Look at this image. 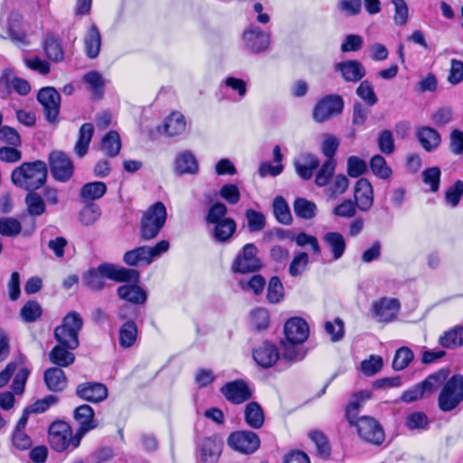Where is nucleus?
<instances>
[{
	"label": "nucleus",
	"instance_id": "obj_34",
	"mask_svg": "<svg viewBox=\"0 0 463 463\" xmlns=\"http://www.w3.org/2000/svg\"><path fill=\"white\" fill-rule=\"evenodd\" d=\"M94 133V128L91 123H84L79 130V137L74 146V151L78 156L83 157L89 149Z\"/></svg>",
	"mask_w": 463,
	"mask_h": 463
},
{
	"label": "nucleus",
	"instance_id": "obj_3",
	"mask_svg": "<svg viewBox=\"0 0 463 463\" xmlns=\"http://www.w3.org/2000/svg\"><path fill=\"white\" fill-rule=\"evenodd\" d=\"M47 164L42 160L24 162L15 167L11 174L13 184L29 192L43 187L47 180Z\"/></svg>",
	"mask_w": 463,
	"mask_h": 463
},
{
	"label": "nucleus",
	"instance_id": "obj_6",
	"mask_svg": "<svg viewBox=\"0 0 463 463\" xmlns=\"http://www.w3.org/2000/svg\"><path fill=\"white\" fill-rule=\"evenodd\" d=\"M168 249L169 241L162 240L153 247L141 246L127 251L123 256V260L128 266H137L141 263L148 265L154 259L166 252Z\"/></svg>",
	"mask_w": 463,
	"mask_h": 463
},
{
	"label": "nucleus",
	"instance_id": "obj_61",
	"mask_svg": "<svg viewBox=\"0 0 463 463\" xmlns=\"http://www.w3.org/2000/svg\"><path fill=\"white\" fill-rule=\"evenodd\" d=\"M227 212L228 209L223 203L216 202L209 208L205 221L209 224L222 222V219L226 218Z\"/></svg>",
	"mask_w": 463,
	"mask_h": 463
},
{
	"label": "nucleus",
	"instance_id": "obj_31",
	"mask_svg": "<svg viewBox=\"0 0 463 463\" xmlns=\"http://www.w3.org/2000/svg\"><path fill=\"white\" fill-rule=\"evenodd\" d=\"M298 175L304 180L313 175V171L319 166V160L313 155L307 154L294 163Z\"/></svg>",
	"mask_w": 463,
	"mask_h": 463
},
{
	"label": "nucleus",
	"instance_id": "obj_20",
	"mask_svg": "<svg viewBox=\"0 0 463 463\" xmlns=\"http://www.w3.org/2000/svg\"><path fill=\"white\" fill-rule=\"evenodd\" d=\"M76 394L82 400L99 402L108 397V389L103 383L89 382L79 384Z\"/></svg>",
	"mask_w": 463,
	"mask_h": 463
},
{
	"label": "nucleus",
	"instance_id": "obj_58",
	"mask_svg": "<svg viewBox=\"0 0 463 463\" xmlns=\"http://www.w3.org/2000/svg\"><path fill=\"white\" fill-rule=\"evenodd\" d=\"M377 145L379 150L384 155H392L395 150V144L392 133L391 130H383L377 138Z\"/></svg>",
	"mask_w": 463,
	"mask_h": 463
},
{
	"label": "nucleus",
	"instance_id": "obj_22",
	"mask_svg": "<svg viewBox=\"0 0 463 463\" xmlns=\"http://www.w3.org/2000/svg\"><path fill=\"white\" fill-rule=\"evenodd\" d=\"M246 47L252 52L258 53L268 49L269 35L259 28H250L243 34Z\"/></svg>",
	"mask_w": 463,
	"mask_h": 463
},
{
	"label": "nucleus",
	"instance_id": "obj_26",
	"mask_svg": "<svg viewBox=\"0 0 463 463\" xmlns=\"http://www.w3.org/2000/svg\"><path fill=\"white\" fill-rule=\"evenodd\" d=\"M323 241L331 251L335 260L343 257L346 249V241L340 232H328L325 233Z\"/></svg>",
	"mask_w": 463,
	"mask_h": 463
},
{
	"label": "nucleus",
	"instance_id": "obj_56",
	"mask_svg": "<svg viewBox=\"0 0 463 463\" xmlns=\"http://www.w3.org/2000/svg\"><path fill=\"white\" fill-rule=\"evenodd\" d=\"M22 225L20 222L14 218L0 219V234L6 237H14L20 234Z\"/></svg>",
	"mask_w": 463,
	"mask_h": 463
},
{
	"label": "nucleus",
	"instance_id": "obj_19",
	"mask_svg": "<svg viewBox=\"0 0 463 463\" xmlns=\"http://www.w3.org/2000/svg\"><path fill=\"white\" fill-rule=\"evenodd\" d=\"M284 333L288 342L303 343L308 336L309 328L304 319L292 317L286 322Z\"/></svg>",
	"mask_w": 463,
	"mask_h": 463
},
{
	"label": "nucleus",
	"instance_id": "obj_36",
	"mask_svg": "<svg viewBox=\"0 0 463 463\" xmlns=\"http://www.w3.org/2000/svg\"><path fill=\"white\" fill-rule=\"evenodd\" d=\"M223 443L218 437H210L203 439L202 445V457L205 461L216 460L222 453Z\"/></svg>",
	"mask_w": 463,
	"mask_h": 463
},
{
	"label": "nucleus",
	"instance_id": "obj_43",
	"mask_svg": "<svg viewBox=\"0 0 463 463\" xmlns=\"http://www.w3.org/2000/svg\"><path fill=\"white\" fill-rule=\"evenodd\" d=\"M107 192V185L103 182H91L85 184L80 190V196L86 201L98 200Z\"/></svg>",
	"mask_w": 463,
	"mask_h": 463
},
{
	"label": "nucleus",
	"instance_id": "obj_8",
	"mask_svg": "<svg viewBox=\"0 0 463 463\" xmlns=\"http://www.w3.org/2000/svg\"><path fill=\"white\" fill-rule=\"evenodd\" d=\"M343 109V98L337 94H330L317 102L312 111V117L316 122L323 123L341 114Z\"/></svg>",
	"mask_w": 463,
	"mask_h": 463
},
{
	"label": "nucleus",
	"instance_id": "obj_5",
	"mask_svg": "<svg viewBox=\"0 0 463 463\" xmlns=\"http://www.w3.org/2000/svg\"><path fill=\"white\" fill-rule=\"evenodd\" d=\"M167 212L165 204L156 202L144 212L140 221V239L150 241L155 239L165 224Z\"/></svg>",
	"mask_w": 463,
	"mask_h": 463
},
{
	"label": "nucleus",
	"instance_id": "obj_60",
	"mask_svg": "<svg viewBox=\"0 0 463 463\" xmlns=\"http://www.w3.org/2000/svg\"><path fill=\"white\" fill-rule=\"evenodd\" d=\"M349 186V180L345 175H337L327 188L329 196L332 199L343 194Z\"/></svg>",
	"mask_w": 463,
	"mask_h": 463
},
{
	"label": "nucleus",
	"instance_id": "obj_21",
	"mask_svg": "<svg viewBox=\"0 0 463 463\" xmlns=\"http://www.w3.org/2000/svg\"><path fill=\"white\" fill-rule=\"evenodd\" d=\"M335 70L341 73L347 82H358L366 73L364 66L356 60H347L335 65Z\"/></svg>",
	"mask_w": 463,
	"mask_h": 463
},
{
	"label": "nucleus",
	"instance_id": "obj_44",
	"mask_svg": "<svg viewBox=\"0 0 463 463\" xmlns=\"http://www.w3.org/2000/svg\"><path fill=\"white\" fill-rule=\"evenodd\" d=\"M309 439L315 443L317 454L324 459H327L331 453V447L327 437L320 430H311Z\"/></svg>",
	"mask_w": 463,
	"mask_h": 463
},
{
	"label": "nucleus",
	"instance_id": "obj_46",
	"mask_svg": "<svg viewBox=\"0 0 463 463\" xmlns=\"http://www.w3.org/2000/svg\"><path fill=\"white\" fill-rule=\"evenodd\" d=\"M44 50L50 60L55 62H59L63 60L64 55L61 42L55 36L50 34L46 37Z\"/></svg>",
	"mask_w": 463,
	"mask_h": 463
},
{
	"label": "nucleus",
	"instance_id": "obj_13",
	"mask_svg": "<svg viewBox=\"0 0 463 463\" xmlns=\"http://www.w3.org/2000/svg\"><path fill=\"white\" fill-rule=\"evenodd\" d=\"M355 427L363 440L373 445H381L383 442V430L373 418L369 416L360 417L355 422Z\"/></svg>",
	"mask_w": 463,
	"mask_h": 463
},
{
	"label": "nucleus",
	"instance_id": "obj_42",
	"mask_svg": "<svg viewBox=\"0 0 463 463\" xmlns=\"http://www.w3.org/2000/svg\"><path fill=\"white\" fill-rule=\"evenodd\" d=\"M273 213L277 221L284 225L292 223V215L286 200L282 196H277L273 201Z\"/></svg>",
	"mask_w": 463,
	"mask_h": 463
},
{
	"label": "nucleus",
	"instance_id": "obj_64",
	"mask_svg": "<svg viewBox=\"0 0 463 463\" xmlns=\"http://www.w3.org/2000/svg\"><path fill=\"white\" fill-rule=\"evenodd\" d=\"M463 195V182L458 180L448 188L445 193V200L451 207H456Z\"/></svg>",
	"mask_w": 463,
	"mask_h": 463
},
{
	"label": "nucleus",
	"instance_id": "obj_29",
	"mask_svg": "<svg viewBox=\"0 0 463 463\" xmlns=\"http://www.w3.org/2000/svg\"><path fill=\"white\" fill-rule=\"evenodd\" d=\"M244 420L251 429H260L265 421L264 411L257 402H249L244 409Z\"/></svg>",
	"mask_w": 463,
	"mask_h": 463
},
{
	"label": "nucleus",
	"instance_id": "obj_51",
	"mask_svg": "<svg viewBox=\"0 0 463 463\" xmlns=\"http://www.w3.org/2000/svg\"><path fill=\"white\" fill-rule=\"evenodd\" d=\"M413 352L406 346L400 347L393 357L392 368L395 371H402L405 369L410 363L413 360Z\"/></svg>",
	"mask_w": 463,
	"mask_h": 463
},
{
	"label": "nucleus",
	"instance_id": "obj_49",
	"mask_svg": "<svg viewBox=\"0 0 463 463\" xmlns=\"http://www.w3.org/2000/svg\"><path fill=\"white\" fill-rule=\"evenodd\" d=\"M335 159H326L316 175V184L319 187L326 186L335 170Z\"/></svg>",
	"mask_w": 463,
	"mask_h": 463
},
{
	"label": "nucleus",
	"instance_id": "obj_12",
	"mask_svg": "<svg viewBox=\"0 0 463 463\" xmlns=\"http://www.w3.org/2000/svg\"><path fill=\"white\" fill-rule=\"evenodd\" d=\"M37 99L43 108L46 120L56 123L60 113L61 95L52 87H45L39 90Z\"/></svg>",
	"mask_w": 463,
	"mask_h": 463
},
{
	"label": "nucleus",
	"instance_id": "obj_11",
	"mask_svg": "<svg viewBox=\"0 0 463 463\" xmlns=\"http://www.w3.org/2000/svg\"><path fill=\"white\" fill-rule=\"evenodd\" d=\"M50 170L53 178L67 182L73 175L74 165L71 159L62 151H52L48 156Z\"/></svg>",
	"mask_w": 463,
	"mask_h": 463
},
{
	"label": "nucleus",
	"instance_id": "obj_2",
	"mask_svg": "<svg viewBox=\"0 0 463 463\" xmlns=\"http://www.w3.org/2000/svg\"><path fill=\"white\" fill-rule=\"evenodd\" d=\"M105 278L116 282L133 281L136 283L139 279V272L135 269L104 262L99 264L96 269H91L87 271L82 278V281L90 289L99 291L105 287Z\"/></svg>",
	"mask_w": 463,
	"mask_h": 463
},
{
	"label": "nucleus",
	"instance_id": "obj_16",
	"mask_svg": "<svg viewBox=\"0 0 463 463\" xmlns=\"http://www.w3.org/2000/svg\"><path fill=\"white\" fill-rule=\"evenodd\" d=\"M221 392L228 402L233 404H241L252 397V390L243 380L226 383L221 388Z\"/></svg>",
	"mask_w": 463,
	"mask_h": 463
},
{
	"label": "nucleus",
	"instance_id": "obj_10",
	"mask_svg": "<svg viewBox=\"0 0 463 463\" xmlns=\"http://www.w3.org/2000/svg\"><path fill=\"white\" fill-rule=\"evenodd\" d=\"M401 309V303L395 298H381L371 305L373 317L379 323H391L395 320Z\"/></svg>",
	"mask_w": 463,
	"mask_h": 463
},
{
	"label": "nucleus",
	"instance_id": "obj_40",
	"mask_svg": "<svg viewBox=\"0 0 463 463\" xmlns=\"http://www.w3.org/2000/svg\"><path fill=\"white\" fill-rule=\"evenodd\" d=\"M101 150L109 156L114 157L118 155L121 148V140L117 131H109L101 140Z\"/></svg>",
	"mask_w": 463,
	"mask_h": 463
},
{
	"label": "nucleus",
	"instance_id": "obj_30",
	"mask_svg": "<svg viewBox=\"0 0 463 463\" xmlns=\"http://www.w3.org/2000/svg\"><path fill=\"white\" fill-rule=\"evenodd\" d=\"M213 224V237L219 242L228 241L237 229V224L232 218H224L222 222Z\"/></svg>",
	"mask_w": 463,
	"mask_h": 463
},
{
	"label": "nucleus",
	"instance_id": "obj_32",
	"mask_svg": "<svg viewBox=\"0 0 463 463\" xmlns=\"http://www.w3.org/2000/svg\"><path fill=\"white\" fill-rule=\"evenodd\" d=\"M65 346L58 344L49 353V360L57 367H67L75 361V355Z\"/></svg>",
	"mask_w": 463,
	"mask_h": 463
},
{
	"label": "nucleus",
	"instance_id": "obj_37",
	"mask_svg": "<svg viewBox=\"0 0 463 463\" xmlns=\"http://www.w3.org/2000/svg\"><path fill=\"white\" fill-rule=\"evenodd\" d=\"M137 336V326L136 323L132 320H128L125 322L118 332V343L122 348H129L131 347Z\"/></svg>",
	"mask_w": 463,
	"mask_h": 463
},
{
	"label": "nucleus",
	"instance_id": "obj_59",
	"mask_svg": "<svg viewBox=\"0 0 463 463\" xmlns=\"http://www.w3.org/2000/svg\"><path fill=\"white\" fill-rule=\"evenodd\" d=\"M429 424V418L422 411H415L409 414L405 420V425L410 430H424L427 429Z\"/></svg>",
	"mask_w": 463,
	"mask_h": 463
},
{
	"label": "nucleus",
	"instance_id": "obj_63",
	"mask_svg": "<svg viewBox=\"0 0 463 463\" xmlns=\"http://www.w3.org/2000/svg\"><path fill=\"white\" fill-rule=\"evenodd\" d=\"M100 216V209L96 204L85 206L80 213V221L85 226L92 225Z\"/></svg>",
	"mask_w": 463,
	"mask_h": 463
},
{
	"label": "nucleus",
	"instance_id": "obj_4",
	"mask_svg": "<svg viewBox=\"0 0 463 463\" xmlns=\"http://www.w3.org/2000/svg\"><path fill=\"white\" fill-rule=\"evenodd\" d=\"M83 320L77 311L69 312L61 325L55 327L53 336L58 344L67 349H76L80 345L79 333L82 329Z\"/></svg>",
	"mask_w": 463,
	"mask_h": 463
},
{
	"label": "nucleus",
	"instance_id": "obj_57",
	"mask_svg": "<svg viewBox=\"0 0 463 463\" xmlns=\"http://www.w3.org/2000/svg\"><path fill=\"white\" fill-rule=\"evenodd\" d=\"M357 96L368 106H373L378 102V98L372 84L368 80H363L356 89Z\"/></svg>",
	"mask_w": 463,
	"mask_h": 463
},
{
	"label": "nucleus",
	"instance_id": "obj_62",
	"mask_svg": "<svg viewBox=\"0 0 463 463\" xmlns=\"http://www.w3.org/2000/svg\"><path fill=\"white\" fill-rule=\"evenodd\" d=\"M294 241L298 247H305L309 245L313 253L315 255L321 254V247L319 245L318 240L317 237L307 234L306 232H299L298 234H295Z\"/></svg>",
	"mask_w": 463,
	"mask_h": 463
},
{
	"label": "nucleus",
	"instance_id": "obj_1",
	"mask_svg": "<svg viewBox=\"0 0 463 463\" xmlns=\"http://www.w3.org/2000/svg\"><path fill=\"white\" fill-rule=\"evenodd\" d=\"M431 376L439 377V384L436 392L439 390L437 398V405L440 411L450 412L456 410L463 401V375L454 374L449 377L448 369H440Z\"/></svg>",
	"mask_w": 463,
	"mask_h": 463
},
{
	"label": "nucleus",
	"instance_id": "obj_18",
	"mask_svg": "<svg viewBox=\"0 0 463 463\" xmlns=\"http://www.w3.org/2000/svg\"><path fill=\"white\" fill-rule=\"evenodd\" d=\"M354 203L362 212H368L374 201L373 189L366 178H360L354 185Z\"/></svg>",
	"mask_w": 463,
	"mask_h": 463
},
{
	"label": "nucleus",
	"instance_id": "obj_47",
	"mask_svg": "<svg viewBox=\"0 0 463 463\" xmlns=\"http://www.w3.org/2000/svg\"><path fill=\"white\" fill-rule=\"evenodd\" d=\"M28 213L32 216H40L44 213L46 207L43 199L37 193L29 192L25 197Z\"/></svg>",
	"mask_w": 463,
	"mask_h": 463
},
{
	"label": "nucleus",
	"instance_id": "obj_39",
	"mask_svg": "<svg viewBox=\"0 0 463 463\" xmlns=\"http://www.w3.org/2000/svg\"><path fill=\"white\" fill-rule=\"evenodd\" d=\"M293 210L297 217L304 220H311L316 216L317 207L315 203L306 198L298 197L294 201Z\"/></svg>",
	"mask_w": 463,
	"mask_h": 463
},
{
	"label": "nucleus",
	"instance_id": "obj_28",
	"mask_svg": "<svg viewBox=\"0 0 463 463\" xmlns=\"http://www.w3.org/2000/svg\"><path fill=\"white\" fill-rule=\"evenodd\" d=\"M416 137L422 147L428 152L435 150L441 142L439 133L430 127L420 128L417 130Z\"/></svg>",
	"mask_w": 463,
	"mask_h": 463
},
{
	"label": "nucleus",
	"instance_id": "obj_45",
	"mask_svg": "<svg viewBox=\"0 0 463 463\" xmlns=\"http://www.w3.org/2000/svg\"><path fill=\"white\" fill-rule=\"evenodd\" d=\"M370 168L374 175L381 179H388L392 175V168L387 165L385 158L381 155H374L370 160Z\"/></svg>",
	"mask_w": 463,
	"mask_h": 463
},
{
	"label": "nucleus",
	"instance_id": "obj_38",
	"mask_svg": "<svg viewBox=\"0 0 463 463\" xmlns=\"http://www.w3.org/2000/svg\"><path fill=\"white\" fill-rule=\"evenodd\" d=\"M439 345L448 349L463 345V326H454L446 331L439 339Z\"/></svg>",
	"mask_w": 463,
	"mask_h": 463
},
{
	"label": "nucleus",
	"instance_id": "obj_48",
	"mask_svg": "<svg viewBox=\"0 0 463 463\" xmlns=\"http://www.w3.org/2000/svg\"><path fill=\"white\" fill-rule=\"evenodd\" d=\"M58 402V398L53 395H48L43 399L36 401L31 406L26 407L22 414V417H25L28 420V417L31 413H42L47 411L51 405L55 404Z\"/></svg>",
	"mask_w": 463,
	"mask_h": 463
},
{
	"label": "nucleus",
	"instance_id": "obj_35",
	"mask_svg": "<svg viewBox=\"0 0 463 463\" xmlns=\"http://www.w3.org/2000/svg\"><path fill=\"white\" fill-rule=\"evenodd\" d=\"M175 170L179 175L196 174L198 172L196 158L190 151L181 153L175 159Z\"/></svg>",
	"mask_w": 463,
	"mask_h": 463
},
{
	"label": "nucleus",
	"instance_id": "obj_55",
	"mask_svg": "<svg viewBox=\"0 0 463 463\" xmlns=\"http://www.w3.org/2000/svg\"><path fill=\"white\" fill-rule=\"evenodd\" d=\"M308 264V255L307 252L299 251L296 253L289 264L288 271L292 277L301 275Z\"/></svg>",
	"mask_w": 463,
	"mask_h": 463
},
{
	"label": "nucleus",
	"instance_id": "obj_41",
	"mask_svg": "<svg viewBox=\"0 0 463 463\" xmlns=\"http://www.w3.org/2000/svg\"><path fill=\"white\" fill-rule=\"evenodd\" d=\"M164 127L165 133L170 137L182 134L186 127L184 115L180 112L172 113L166 118Z\"/></svg>",
	"mask_w": 463,
	"mask_h": 463
},
{
	"label": "nucleus",
	"instance_id": "obj_7",
	"mask_svg": "<svg viewBox=\"0 0 463 463\" xmlns=\"http://www.w3.org/2000/svg\"><path fill=\"white\" fill-rule=\"evenodd\" d=\"M49 444L57 452H62L70 448L76 449L74 445V435L71 426L65 421L58 420L52 422L48 430Z\"/></svg>",
	"mask_w": 463,
	"mask_h": 463
},
{
	"label": "nucleus",
	"instance_id": "obj_23",
	"mask_svg": "<svg viewBox=\"0 0 463 463\" xmlns=\"http://www.w3.org/2000/svg\"><path fill=\"white\" fill-rule=\"evenodd\" d=\"M279 354L276 345L265 342L253 351L255 362L263 368L271 367L279 360Z\"/></svg>",
	"mask_w": 463,
	"mask_h": 463
},
{
	"label": "nucleus",
	"instance_id": "obj_50",
	"mask_svg": "<svg viewBox=\"0 0 463 463\" xmlns=\"http://www.w3.org/2000/svg\"><path fill=\"white\" fill-rule=\"evenodd\" d=\"M42 307L34 300L26 302L20 310L22 319L26 323H33L41 317Z\"/></svg>",
	"mask_w": 463,
	"mask_h": 463
},
{
	"label": "nucleus",
	"instance_id": "obj_33",
	"mask_svg": "<svg viewBox=\"0 0 463 463\" xmlns=\"http://www.w3.org/2000/svg\"><path fill=\"white\" fill-rule=\"evenodd\" d=\"M101 37L98 27L92 24L84 38L86 54L89 58H96L100 51Z\"/></svg>",
	"mask_w": 463,
	"mask_h": 463
},
{
	"label": "nucleus",
	"instance_id": "obj_25",
	"mask_svg": "<svg viewBox=\"0 0 463 463\" xmlns=\"http://www.w3.org/2000/svg\"><path fill=\"white\" fill-rule=\"evenodd\" d=\"M117 292L120 299L135 305H143L147 298L146 292L136 284L122 285L118 288Z\"/></svg>",
	"mask_w": 463,
	"mask_h": 463
},
{
	"label": "nucleus",
	"instance_id": "obj_52",
	"mask_svg": "<svg viewBox=\"0 0 463 463\" xmlns=\"http://www.w3.org/2000/svg\"><path fill=\"white\" fill-rule=\"evenodd\" d=\"M245 217L247 219L248 230L250 232H260L266 225V218L264 214L255 210H247Z\"/></svg>",
	"mask_w": 463,
	"mask_h": 463
},
{
	"label": "nucleus",
	"instance_id": "obj_15",
	"mask_svg": "<svg viewBox=\"0 0 463 463\" xmlns=\"http://www.w3.org/2000/svg\"><path fill=\"white\" fill-rule=\"evenodd\" d=\"M439 380V377H434L430 374L420 383L404 391L400 397V401L406 403H411L421 400L425 397H430L436 392V388L440 383Z\"/></svg>",
	"mask_w": 463,
	"mask_h": 463
},
{
	"label": "nucleus",
	"instance_id": "obj_27",
	"mask_svg": "<svg viewBox=\"0 0 463 463\" xmlns=\"http://www.w3.org/2000/svg\"><path fill=\"white\" fill-rule=\"evenodd\" d=\"M27 421L25 417L21 416L12 433V445L19 450H26L33 445L32 439L24 431Z\"/></svg>",
	"mask_w": 463,
	"mask_h": 463
},
{
	"label": "nucleus",
	"instance_id": "obj_17",
	"mask_svg": "<svg viewBox=\"0 0 463 463\" xmlns=\"http://www.w3.org/2000/svg\"><path fill=\"white\" fill-rule=\"evenodd\" d=\"M74 418L80 424V428L74 435V445L80 446L83 436L97 427L94 422V411L90 405H80L75 409Z\"/></svg>",
	"mask_w": 463,
	"mask_h": 463
},
{
	"label": "nucleus",
	"instance_id": "obj_53",
	"mask_svg": "<svg viewBox=\"0 0 463 463\" xmlns=\"http://www.w3.org/2000/svg\"><path fill=\"white\" fill-rule=\"evenodd\" d=\"M284 296V288L279 277L269 279L267 290V298L272 304L279 303Z\"/></svg>",
	"mask_w": 463,
	"mask_h": 463
},
{
	"label": "nucleus",
	"instance_id": "obj_14",
	"mask_svg": "<svg viewBox=\"0 0 463 463\" xmlns=\"http://www.w3.org/2000/svg\"><path fill=\"white\" fill-rule=\"evenodd\" d=\"M227 443L236 451L243 454H251L260 448V439L253 431L239 430L232 432L229 436Z\"/></svg>",
	"mask_w": 463,
	"mask_h": 463
},
{
	"label": "nucleus",
	"instance_id": "obj_9",
	"mask_svg": "<svg viewBox=\"0 0 463 463\" xmlns=\"http://www.w3.org/2000/svg\"><path fill=\"white\" fill-rule=\"evenodd\" d=\"M259 250L253 243L245 244L238 252L232 264V270L235 273H251L261 268V261L258 257Z\"/></svg>",
	"mask_w": 463,
	"mask_h": 463
},
{
	"label": "nucleus",
	"instance_id": "obj_54",
	"mask_svg": "<svg viewBox=\"0 0 463 463\" xmlns=\"http://www.w3.org/2000/svg\"><path fill=\"white\" fill-rule=\"evenodd\" d=\"M325 331L330 335L333 342H338L343 339L345 335V324L344 321L336 317L334 321H326L325 323Z\"/></svg>",
	"mask_w": 463,
	"mask_h": 463
},
{
	"label": "nucleus",
	"instance_id": "obj_24",
	"mask_svg": "<svg viewBox=\"0 0 463 463\" xmlns=\"http://www.w3.org/2000/svg\"><path fill=\"white\" fill-rule=\"evenodd\" d=\"M43 380L49 391L62 392L67 386V377L61 368L51 367L44 371Z\"/></svg>",
	"mask_w": 463,
	"mask_h": 463
}]
</instances>
